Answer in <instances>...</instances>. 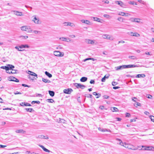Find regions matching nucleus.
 <instances>
[{"instance_id":"nucleus-1","label":"nucleus","mask_w":154,"mask_h":154,"mask_svg":"<svg viewBox=\"0 0 154 154\" xmlns=\"http://www.w3.org/2000/svg\"><path fill=\"white\" fill-rule=\"evenodd\" d=\"M33 18L32 20L34 22V23L36 24H40L41 23V21L39 20L38 17H36V15H34L32 17Z\"/></svg>"},{"instance_id":"nucleus-2","label":"nucleus","mask_w":154,"mask_h":154,"mask_svg":"<svg viewBox=\"0 0 154 154\" xmlns=\"http://www.w3.org/2000/svg\"><path fill=\"white\" fill-rule=\"evenodd\" d=\"M54 54L57 57H61L63 56L64 54L63 52H61L59 51H55L53 52Z\"/></svg>"},{"instance_id":"nucleus-3","label":"nucleus","mask_w":154,"mask_h":154,"mask_svg":"<svg viewBox=\"0 0 154 154\" xmlns=\"http://www.w3.org/2000/svg\"><path fill=\"white\" fill-rule=\"evenodd\" d=\"M103 38L109 39L111 40H114V38L112 36L110 35L107 34H104L102 36Z\"/></svg>"},{"instance_id":"nucleus-4","label":"nucleus","mask_w":154,"mask_h":154,"mask_svg":"<svg viewBox=\"0 0 154 154\" xmlns=\"http://www.w3.org/2000/svg\"><path fill=\"white\" fill-rule=\"evenodd\" d=\"M74 85L78 88H80L82 89H83L86 87L84 85H82L79 83H75V84Z\"/></svg>"},{"instance_id":"nucleus-5","label":"nucleus","mask_w":154,"mask_h":154,"mask_svg":"<svg viewBox=\"0 0 154 154\" xmlns=\"http://www.w3.org/2000/svg\"><path fill=\"white\" fill-rule=\"evenodd\" d=\"M28 73L29 75L32 76H33V79H37L38 78L37 74L33 72L29 71Z\"/></svg>"},{"instance_id":"nucleus-6","label":"nucleus","mask_w":154,"mask_h":154,"mask_svg":"<svg viewBox=\"0 0 154 154\" xmlns=\"http://www.w3.org/2000/svg\"><path fill=\"white\" fill-rule=\"evenodd\" d=\"M124 69L125 68H134L136 67H138V66L137 65H124Z\"/></svg>"},{"instance_id":"nucleus-7","label":"nucleus","mask_w":154,"mask_h":154,"mask_svg":"<svg viewBox=\"0 0 154 154\" xmlns=\"http://www.w3.org/2000/svg\"><path fill=\"white\" fill-rule=\"evenodd\" d=\"M9 80L10 81L15 82H19V80L17 79L13 76L10 77Z\"/></svg>"},{"instance_id":"nucleus-8","label":"nucleus","mask_w":154,"mask_h":154,"mask_svg":"<svg viewBox=\"0 0 154 154\" xmlns=\"http://www.w3.org/2000/svg\"><path fill=\"white\" fill-rule=\"evenodd\" d=\"M72 91V90L71 88H68L67 89H64L63 92L64 93L70 94Z\"/></svg>"},{"instance_id":"nucleus-9","label":"nucleus","mask_w":154,"mask_h":154,"mask_svg":"<svg viewBox=\"0 0 154 154\" xmlns=\"http://www.w3.org/2000/svg\"><path fill=\"white\" fill-rule=\"evenodd\" d=\"M59 39L61 40L62 41H66L68 42H69L71 41V39L68 38L60 37Z\"/></svg>"},{"instance_id":"nucleus-10","label":"nucleus","mask_w":154,"mask_h":154,"mask_svg":"<svg viewBox=\"0 0 154 154\" xmlns=\"http://www.w3.org/2000/svg\"><path fill=\"white\" fill-rule=\"evenodd\" d=\"M85 42L86 43L88 44H90L93 45L94 44V41L92 40L89 39H85Z\"/></svg>"},{"instance_id":"nucleus-11","label":"nucleus","mask_w":154,"mask_h":154,"mask_svg":"<svg viewBox=\"0 0 154 154\" xmlns=\"http://www.w3.org/2000/svg\"><path fill=\"white\" fill-rule=\"evenodd\" d=\"M29 26H25L21 27V29L23 31H26L27 29H29Z\"/></svg>"},{"instance_id":"nucleus-12","label":"nucleus","mask_w":154,"mask_h":154,"mask_svg":"<svg viewBox=\"0 0 154 154\" xmlns=\"http://www.w3.org/2000/svg\"><path fill=\"white\" fill-rule=\"evenodd\" d=\"M17 70L12 69L11 70H8L6 72L7 73L9 74H15L17 73Z\"/></svg>"},{"instance_id":"nucleus-13","label":"nucleus","mask_w":154,"mask_h":154,"mask_svg":"<svg viewBox=\"0 0 154 154\" xmlns=\"http://www.w3.org/2000/svg\"><path fill=\"white\" fill-rule=\"evenodd\" d=\"M19 48H29L30 46L27 44L21 45L19 46Z\"/></svg>"},{"instance_id":"nucleus-14","label":"nucleus","mask_w":154,"mask_h":154,"mask_svg":"<svg viewBox=\"0 0 154 154\" xmlns=\"http://www.w3.org/2000/svg\"><path fill=\"white\" fill-rule=\"evenodd\" d=\"M38 146H40L41 148H42V149L45 152H50V151L48 150V149H46L44 146L42 145H41L40 144L38 145Z\"/></svg>"},{"instance_id":"nucleus-15","label":"nucleus","mask_w":154,"mask_h":154,"mask_svg":"<svg viewBox=\"0 0 154 154\" xmlns=\"http://www.w3.org/2000/svg\"><path fill=\"white\" fill-rule=\"evenodd\" d=\"M130 35L131 36H135L136 37H139L140 36V34L137 32L133 33V32H130Z\"/></svg>"},{"instance_id":"nucleus-16","label":"nucleus","mask_w":154,"mask_h":154,"mask_svg":"<svg viewBox=\"0 0 154 154\" xmlns=\"http://www.w3.org/2000/svg\"><path fill=\"white\" fill-rule=\"evenodd\" d=\"M98 130H99L101 131H102V132H105V131H109V132H111V131L110 130L107 129L106 128L103 129V128H98Z\"/></svg>"},{"instance_id":"nucleus-17","label":"nucleus","mask_w":154,"mask_h":154,"mask_svg":"<svg viewBox=\"0 0 154 154\" xmlns=\"http://www.w3.org/2000/svg\"><path fill=\"white\" fill-rule=\"evenodd\" d=\"M115 3L119 5L122 7H123L124 4L123 2L121 1H116L115 2Z\"/></svg>"},{"instance_id":"nucleus-18","label":"nucleus","mask_w":154,"mask_h":154,"mask_svg":"<svg viewBox=\"0 0 154 154\" xmlns=\"http://www.w3.org/2000/svg\"><path fill=\"white\" fill-rule=\"evenodd\" d=\"M81 21L83 23H84L88 25L90 23V22L89 20H81Z\"/></svg>"},{"instance_id":"nucleus-19","label":"nucleus","mask_w":154,"mask_h":154,"mask_svg":"<svg viewBox=\"0 0 154 154\" xmlns=\"http://www.w3.org/2000/svg\"><path fill=\"white\" fill-rule=\"evenodd\" d=\"M13 11L14 12V14L17 16H21L23 15L22 13L21 12H19L16 11Z\"/></svg>"},{"instance_id":"nucleus-20","label":"nucleus","mask_w":154,"mask_h":154,"mask_svg":"<svg viewBox=\"0 0 154 154\" xmlns=\"http://www.w3.org/2000/svg\"><path fill=\"white\" fill-rule=\"evenodd\" d=\"M124 65L119 66L116 67V70H119L120 69H124Z\"/></svg>"},{"instance_id":"nucleus-21","label":"nucleus","mask_w":154,"mask_h":154,"mask_svg":"<svg viewBox=\"0 0 154 154\" xmlns=\"http://www.w3.org/2000/svg\"><path fill=\"white\" fill-rule=\"evenodd\" d=\"M38 138L42 139H48V137L47 136H45L42 135H39L38 136Z\"/></svg>"},{"instance_id":"nucleus-22","label":"nucleus","mask_w":154,"mask_h":154,"mask_svg":"<svg viewBox=\"0 0 154 154\" xmlns=\"http://www.w3.org/2000/svg\"><path fill=\"white\" fill-rule=\"evenodd\" d=\"M16 132L17 133H20L24 134L25 133L26 131L22 129L17 130L16 131Z\"/></svg>"},{"instance_id":"nucleus-23","label":"nucleus","mask_w":154,"mask_h":154,"mask_svg":"<svg viewBox=\"0 0 154 154\" xmlns=\"http://www.w3.org/2000/svg\"><path fill=\"white\" fill-rule=\"evenodd\" d=\"M146 75L144 74H138L135 77L137 78H144L145 77Z\"/></svg>"},{"instance_id":"nucleus-24","label":"nucleus","mask_w":154,"mask_h":154,"mask_svg":"<svg viewBox=\"0 0 154 154\" xmlns=\"http://www.w3.org/2000/svg\"><path fill=\"white\" fill-rule=\"evenodd\" d=\"M87 78L86 77H82L80 79V81L81 82H85L87 81Z\"/></svg>"},{"instance_id":"nucleus-25","label":"nucleus","mask_w":154,"mask_h":154,"mask_svg":"<svg viewBox=\"0 0 154 154\" xmlns=\"http://www.w3.org/2000/svg\"><path fill=\"white\" fill-rule=\"evenodd\" d=\"M8 70L13 69L14 68V66L13 65L10 64H8Z\"/></svg>"},{"instance_id":"nucleus-26","label":"nucleus","mask_w":154,"mask_h":154,"mask_svg":"<svg viewBox=\"0 0 154 154\" xmlns=\"http://www.w3.org/2000/svg\"><path fill=\"white\" fill-rule=\"evenodd\" d=\"M109 76L108 75H106L104 76V77L103 78L101 79V81L102 82H105V81L106 79H108L109 78Z\"/></svg>"},{"instance_id":"nucleus-27","label":"nucleus","mask_w":154,"mask_h":154,"mask_svg":"<svg viewBox=\"0 0 154 154\" xmlns=\"http://www.w3.org/2000/svg\"><path fill=\"white\" fill-rule=\"evenodd\" d=\"M49 94L50 95L51 97H53L55 94L54 92L53 91H49Z\"/></svg>"},{"instance_id":"nucleus-28","label":"nucleus","mask_w":154,"mask_h":154,"mask_svg":"<svg viewBox=\"0 0 154 154\" xmlns=\"http://www.w3.org/2000/svg\"><path fill=\"white\" fill-rule=\"evenodd\" d=\"M25 109L27 112H32L34 111L33 109L32 108H26Z\"/></svg>"},{"instance_id":"nucleus-29","label":"nucleus","mask_w":154,"mask_h":154,"mask_svg":"<svg viewBox=\"0 0 154 154\" xmlns=\"http://www.w3.org/2000/svg\"><path fill=\"white\" fill-rule=\"evenodd\" d=\"M45 75H47L49 78H51L52 76V75L49 72H48L47 71H45Z\"/></svg>"},{"instance_id":"nucleus-30","label":"nucleus","mask_w":154,"mask_h":154,"mask_svg":"<svg viewBox=\"0 0 154 154\" xmlns=\"http://www.w3.org/2000/svg\"><path fill=\"white\" fill-rule=\"evenodd\" d=\"M1 69H5L6 71V72L8 70V65L7 66H2L0 67Z\"/></svg>"},{"instance_id":"nucleus-31","label":"nucleus","mask_w":154,"mask_h":154,"mask_svg":"<svg viewBox=\"0 0 154 154\" xmlns=\"http://www.w3.org/2000/svg\"><path fill=\"white\" fill-rule=\"evenodd\" d=\"M42 81L45 83H50L51 82V81L49 80H48L47 79H45L42 78Z\"/></svg>"},{"instance_id":"nucleus-32","label":"nucleus","mask_w":154,"mask_h":154,"mask_svg":"<svg viewBox=\"0 0 154 154\" xmlns=\"http://www.w3.org/2000/svg\"><path fill=\"white\" fill-rule=\"evenodd\" d=\"M111 109L113 112H117L118 110V109L116 107H111Z\"/></svg>"},{"instance_id":"nucleus-33","label":"nucleus","mask_w":154,"mask_h":154,"mask_svg":"<svg viewBox=\"0 0 154 154\" xmlns=\"http://www.w3.org/2000/svg\"><path fill=\"white\" fill-rule=\"evenodd\" d=\"M67 25H68V26H69L73 27H75V24L71 22H68Z\"/></svg>"},{"instance_id":"nucleus-34","label":"nucleus","mask_w":154,"mask_h":154,"mask_svg":"<svg viewBox=\"0 0 154 154\" xmlns=\"http://www.w3.org/2000/svg\"><path fill=\"white\" fill-rule=\"evenodd\" d=\"M35 103H36L39 104L40 103V102L39 101H33L31 102V103L32 104H34Z\"/></svg>"},{"instance_id":"nucleus-35","label":"nucleus","mask_w":154,"mask_h":154,"mask_svg":"<svg viewBox=\"0 0 154 154\" xmlns=\"http://www.w3.org/2000/svg\"><path fill=\"white\" fill-rule=\"evenodd\" d=\"M33 32L35 34H40L41 33V31L37 30H34Z\"/></svg>"},{"instance_id":"nucleus-36","label":"nucleus","mask_w":154,"mask_h":154,"mask_svg":"<svg viewBox=\"0 0 154 154\" xmlns=\"http://www.w3.org/2000/svg\"><path fill=\"white\" fill-rule=\"evenodd\" d=\"M141 20V19L139 18H135V20L134 22H137V23H139L140 22V20Z\"/></svg>"},{"instance_id":"nucleus-37","label":"nucleus","mask_w":154,"mask_h":154,"mask_svg":"<svg viewBox=\"0 0 154 154\" xmlns=\"http://www.w3.org/2000/svg\"><path fill=\"white\" fill-rule=\"evenodd\" d=\"M94 19V20L95 21H97L99 22H101L100 21V19L99 18H97V17H93Z\"/></svg>"},{"instance_id":"nucleus-38","label":"nucleus","mask_w":154,"mask_h":154,"mask_svg":"<svg viewBox=\"0 0 154 154\" xmlns=\"http://www.w3.org/2000/svg\"><path fill=\"white\" fill-rule=\"evenodd\" d=\"M28 31L27 32L28 33H31L33 32L32 30L31 29V26H29V29H27Z\"/></svg>"},{"instance_id":"nucleus-39","label":"nucleus","mask_w":154,"mask_h":154,"mask_svg":"<svg viewBox=\"0 0 154 154\" xmlns=\"http://www.w3.org/2000/svg\"><path fill=\"white\" fill-rule=\"evenodd\" d=\"M47 100L48 102L49 103H53L54 102V100L52 99H48Z\"/></svg>"},{"instance_id":"nucleus-40","label":"nucleus","mask_w":154,"mask_h":154,"mask_svg":"<svg viewBox=\"0 0 154 154\" xmlns=\"http://www.w3.org/2000/svg\"><path fill=\"white\" fill-rule=\"evenodd\" d=\"M134 105L136 107H137V106H141L140 103L137 102L134 104Z\"/></svg>"},{"instance_id":"nucleus-41","label":"nucleus","mask_w":154,"mask_h":154,"mask_svg":"<svg viewBox=\"0 0 154 154\" xmlns=\"http://www.w3.org/2000/svg\"><path fill=\"white\" fill-rule=\"evenodd\" d=\"M117 20L119 21L123 22L124 19L122 17H119L118 18Z\"/></svg>"},{"instance_id":"nucleus-42","label":"nucleus","mask_w":154,"mask_h":154,"mask_svg":"<svg viewBox=\"0 0 154 154\" xmlns=\"http://www.w3.org/2000/svg\"><path fill=\"white\" fill-rule=\"evenodd\" d=\"M129 58H131L132 60H135L137 59V57L134 56H129L128 57Z\"/></svg>"},{"instance_id":"nucleus-43","label":"nucleus","mask_w":154,"mask_h":154,"mask_svg":"<svg viewBox=\"0 0 154 154\" xmlns=\"http://www.w3.org/2000/svg\"><path fill=\"white\" fill-rule=\"evenodd\" d=\"M142 147H145V150H150L151 149H150V147L149 146H142Z\"/></svg>"},{"instance_id":"nucleus-44","label":"nucleus","mask_w":154,"mask_h":154,"mask_svg":"<svg viewBox=\"0 0 154 154\" xmlns=\"http://www.w3.org/2000/svg\"><path fill=\"white\" fill-rule=\"evenodd\" d=\"M125 14H126L124 12H120L119 13L118 15H121V16H124Z\"/></svg>"},{"instance_id":"nucleus-45","label":"nucleus","mask_w":154,"mask_h":154,"mask_svg":"<svg viewBox=\"0 0 154 154\" xmlns=\"http://www.w3.org/2000/svg\"><path fill=\"white\" fill-rule=\"evenodd\" d=\"M20 37L22 39H27L28 37L27 36H21Z\"/></svg>"},{"instance_id":"nucleus-46","label":"nucleus","mask_w":154,"mask_h":154,"mask_svg":"<svg viewBox=\"0 0 154 154\" xmlns=\"http://www.w3.org/2000/svg\"><path fill=\"white\" fill-rule=\"evenodd\" d=\"M116 140H118L120 142V143H119V144L121 145H122V146L123 145V143L122 142V141L120 139H118V138H117L116 139Z\"/></svg>"},{"instance_id":"nucleus-47","label":"nucleus","mask_w":154,"mask_h":154,"mask_svg":"<svg viewBox=\"0 0 154 154\" xmlns=\"http://www.w3.org/2000/svg\"><path fill=\"white\" fill-rule=\"evenodd\" d=\"M59 122H62L63 123H65V120L64 119L61 118H59Z\"/></svg>"},{"instance_id":"nucleus-48","label":"nucleus","mask_w":154,"mask_h":154,"mask_svg":"<svg viewBox=\"0 0 154 154\" xmlns=\"http://www.w3.org/2000/svg\"><path fill=\"white\" fill-rule=\"evenodd\" d=\"M151 121L154 122V116H149Z\"/></svg>"},{"instance_id":"nucleus-49","label":"nucleus","mask_w":154,"mask_h":154,"mask_svg":"<svg viewBox=\"0 0 154 154\" xmlns=\"http://www.w3.org/2000/svg\"><path fill=\"white\" fill-rule=\"evenodd\" d=\"M135 18H133V17H131L129 18V20L130 21H131L132 22H134L135 20Z\"/></svg>"},{"instance_id":"nucleus-50","label":"nucleus","mask_w":154,"mask_h":154,"mask_svg":"<svg viewBox=\"0 0 154 154\" xmlns=\"http://www.w3.org/2000/svg\"><path fill=\"white\" fill-rule=\"evenodd\" d=\"M15 48L17 50H18V51H22L24 50H21L20 49H19L20 48H19V47H18L17 46H16L15 47Z\"/></svg>"},{"instance_id":"nucleus-51","label":"nucleus","mask_w":154,"mask_h":154,"mask_svg":"<svg viewBox=\"0 0 154 154\" xmlns=\"http://www.w3.org/2000/svg\"><path fill=\"white\" fill-rule=\"evenodd\" d=\"M152 96L150 94H147L146 95V97L149 99H152Z\"/></svg>"},{"instance_id":"nucleus-52","label":"nucleus","mask_w":154,"mask_h":154,"mask_svg":"<svg viewBox=\"0 0 154 154\" xmlns=\"http://www.w3.org/2000/svg\"><path fill=\"white\" fill-rule=\"evenodd\" d=\"M26 102H22L20 103V105L23 106H25Z\"/></svg>"},{"instance_id":"nucleus-53","label":"nucleus","mask_w":154,"mask_h":154,"mask_svg":"<svg viewBox=\"0 0 154 154\" xmlns=\"http://www.w3.org/2000/svg\"><path fill=\"white\" fill-rule=\"evenodd\" d=\"M132 100L134 102H136L137 99L136 97H134L132 98Z\"/></svg>"},{"instance_id":"nucleus-54","label":"nucleus","mask_w":154,"mask_h":154,"mask_svg":"<svg viewBox=\"0 0 154 154\" xmlns=\"http://www.w3.org/2000/svg\"><path fill=\"white\" fill-rule=\"evenodd\" d=\"M117 82H112V86H115L116 85H117Z\"/></svg>"},{"instance_id":"nucleus-55","label":"nucleus","mask_w":154,"mask_h":154,"mask_svg":"<svg viewBox=\"0 0 154 154\" xmlns=\"http://www.w3.org/2000/svg\"><path fill=\"white\" fill-rule=\"evenodd\" d=\"M103 16L107 18H109L110 17V16L107 14H105L103 15Z\"/></svg>"},{"instance_id":"nucleus-56","label":"nucleus","mask_w":154,"mask_h":154,"mask_svg":"<svg viewBox=\"0 0 154 154\" xmlns=\"http://www.w3.org/2000/svg\"><path fill=\"white\" fill-rule=\"evenodd\" d=\"M32 76H31L30 75H28V78L30 79L33 80L34 79H33V77H31Z\"/></svg>"},{"instance_id":"nucleus-57","label":"nucleus","mask_w":154,"mask_h":154,"mask_svg":"<svg viewBox=\"0 0 154 154\" xmlns=\"http://www.w3.org/2000/svg\"><path fill=\"white\" fill-rule=\"evenodd\" d=\"M22 86H23L25 87H27L28 88L30 87V86H29L28 85L25 84H22Z\"/></svg>"},{"instance_id":"nucleus-58","label":"nucleus","mask_w":154,"mask_h":154,"mask_svg":"<svg viewBox=\"0 0 154 154\" xmlns=\"http://www.w3.org/2000/svg\"><path fill=\"white\" fill-rule=\"evenodd\" d=\"M25 106H31L32 105L31 104L28 103H25Z\"/></svg>"},{"instance_id":"nucleus-59","label":"nucleus","mask_w":154,"mask_h":154,"mask_svg":"<svg viewBox=\"0 0 154 154\" xmlns=\"http://www.w3.org/2000/svg\"><path fill=\"white\" fill-rule=\"evenodd\" d=\"M131 115L129 113H126V117H129Z\"/></svg>"},{"instance_id":"nucleus-60","label":"nucleus","mask_w":154,"mask_h":154,"mask_svg":"<svg viewBox=\"0 0 154 154\" xmlns=\"http://www.w3.org/2000/svg\"><path fill=\"white\" fill-rule=\"evenodd\" d=\"M103 97L104 99H108L109 98V96L107 95H104Z\"/></svg>"},{"instance_id":"nucleus-61","label":"nucleus","mask_w":154,"mask_h":154,"mask_svg":"<svg viewBox=\"0 0 154 154\" xmlns=\"http://www.w3.org/2000/svg\"><path fill=\"white\" fill-rule=\"evenodd\" d=\"M14 94H22V93L20 92H19L18 91H16V92H15L14 93Z\"/></svg>"},{"instance_id":"nucleus-62","label":"nucleus","mask_w":154,"mask_h":154,"mask_svg":"<svg viewBox=\"0 0 154 154\" xmlns=\"http://www.w3.org/2000/svg\"><path fill=\"white\" fill-rule=\"evenodd\" d=\"M90 83L91 84H94L95 83V81L94 80H91L90 81Z\"/></svg>"},{"instance_id":"nucleus-63","label":"nucleus","mask_w":154,"mask_h":154,"mask_svg":"<svg viewBox=\"0 0 154 154\" xmlns=\"http://www.w3.org/2000/svg\"><path fill=\"white\" fill-rule=\"evenodd\" d=\"M138 1L140 3H142L143 4H144V3L145 2H144L141 0H138Z\"/></svg>"},{"instance_id":"nucleus-64","label":"nucleus","mask_w":154,"mask_h":154,"mask_svg":"<svg viewBox=\"0 0 154 154\" xmlns=\"http://www.w3.org/2000/svg\"><path fill=\"white\" fill-rule=\"evenodd\" d=\"M96 96V98H98L99 97H100V96H101V94H100L99 93H98Z\"/></svg>"}]
</instances>
